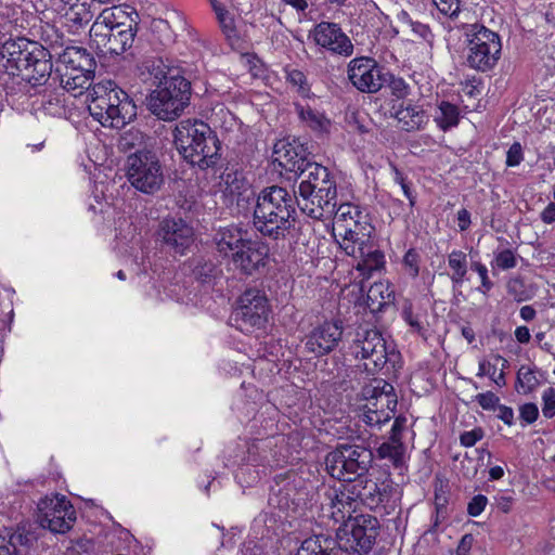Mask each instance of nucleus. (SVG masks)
Wrapping results in <instances>:
<instances>
[{"mask_svg":"<svg viewBox=\"0 0 555 555\" xmlns=\"http://www.w3.org/2000/svg\"><path fill=\"white\" fill-rule=\"evenodd\" d=\"M95 62L83 48L67 47L59 54L61 86L74 96L88 90L90 115L103 127L122 128L137 116V105L115 81L103 80L91 89Z\"/></svg>","mask_w":555,"mask_h":555,"instance_id":"nucleus-1","label":"nucleus"},{"mask_svg":"<svg viewBox=\"0 0 555 555\" xmlns=\"http://www.w3.org/2000/svg\"><path fill=\"white\" fill-rule=\"evenodd\" d=\"M167 66L160 56H145L138 65L140 79L156 86L149 98V108L163 120L177 118L189 105L191 83L179 75L167 76Z\"/></svg>","mask_w":555,"mask_h":555,"instance_id":"nucleus-2","label":"nucleus"},{"mask_svg":"<svg viewBox=\"0 0 555 555\" xmlns=\"http://www.w3.org/2000/svg\"><path fill=\"white\" fill-rule=\"evenodd\" d=\"M253 227L263 236L273 240L285 237L296 220L298 199L296 193L271 185L263 188L253 198Z\"/></svg>","mask_w":555,"mask_h":555,"instance_id":"nucleus-3","label":"nucleus"},{"mask_svg":"<svg viewBox=\"0 0 555 555\" xmlns=\"http://www.w3.org/2000/svg\"><path fill=\"white\" fill-rule=\"evenodd\" d=\"M138 13L122 7L104 9L90 28V46L101 55H120L130 49L138 31Z\"/></svg>","mask_w":555,"mask_h":555,"instance_id":"nucleus-4","label":"nucleus"},{"mask_svg":"<svg viewBox=\"0 0 555 555\" xmlns=\"http://www.w3.org/2000/svg\"><path fill=\"white\" fill-rule=\"evenodd\" d=\"M173 143L181 157L192 166L205 170L220 159V141L204 121L183 119L173 129Z\"/></svg>","mask_w":555,"mask_h":555,"instance_id":"nucleus-5","label":"nucleus"},{"mask_svg":"<svg viewBox=\"0 0 555 555\" xmlns=\"http://www.w3.org/2000/svg\"><path fill=\"white\" fill-rule=\"evenodd\" d=\"M298 207L307 216L318 219H331L337 198L336 181L330 170L312 162L299 175Z\"/></svg>","mask_w":555,"mask_h":555,"instance_id":"nucleus-6","label":"nucleus"},{"mask_svg":"<svg viewBox=\"0 0 555 555\" xmlns=\"http://www.w3.org/2000/svg\"><path fill=\"white\" fill-rule=\"evenodd\" d=\"M349 353L363 361L364 370L370 374L379 372L387 363H395L399 353L386 344L376 328L359 326L348 346Z\"/></svg>","mask_w":555,"mask_h":555,"instance_id":"nucleus-7","label":"nucleus"},{"mask_svg":"<svg viewBox=\"0 0 555 555\" xmlns=\"http://www.w3.org/2000/svg\"><path fill=\"white\" fill-rule=\"evenodd\" d=\"M372 450L362 443H339L325 457L328 474L340 481H352L369 472L373 464Z\"/></svg>","mask_w":555,"mask_h":555,"instance_id":"nucleus-8","label":"nucleus"},{"mask_svg":"<svg viewBox=\"0 0 555 555\" xmlns=\"http://www.w3.org/2000/svg\"><path fill=\"white\" fill-rule=\"evenodd\" d=\"M126 177L137 191L154 195L165 184L164 167L154 153H132L126 162Z\"/></svg>","mask_w":555,"mask_h":555,"instance_id":"nucleus-9","label":"nucleus"},{"mask_svg":"<svg viewBox=\"0 0 555 555\" xmlns=\"http://www.w3.org/2000/svg\"><path fill=\"white\" fill-rule=\"evenodd\" d=\"M270 312V304L264 291L247 288L236 300L232 320L238 331L253 334L266 327Z\"/></svg>","mask_w":555,"mask_h":555,"instance_id":"nucleus-10","label":"nucleus"},{"mask_svg":"<svg viewBox=\"0 0 555 555\" xmlns=\"http://www.w3.org/2000/svg\"><path fill=\"white\" fill-rule=\"evenodd\" d=\"M467 37V63L480 72L493 68L501 55L502 44L496 33L483 25H469L465 31Z\"/></svg>","mask_w":555,"mask_h":555,"instance_id":"nucleus-11","label":"nucleus"},{"mask_svg":"<svg viewBox=\"0 0 555 555\" xmlns=\"http://www.w3.org/2000/svg\"><path fill=\"white\" fill-rule=\"evenodd\" d=\"M379 521L375 516L361 514L345 524V528L338 531L348 554L369 553L378 535Z\"/></svg>","mask_w":555,"mask_h":555,"instance_id":"nucleus-12","label":"nucleus"},{"mask_svg":"<svg viewBox=\"0 0 555 555\" xmlns=\"http://www.w3.org/2000/svg\"><path fill=\"white\" fill-rule=\"evenodd\" d=\"M38 512L39 525L54 533H65L76 520V512L64 495L41 499Z\"/></svg>","mask_w":555,"mask_h":555,"instance_id":"nucleus-13","label":"nucleus"},{"mask_svg":"<svg viewBox=\"0 0 555 555\" xmlns=\"http://www.w3.org/2000/svg\"><path fill=\"white\" fill-rule=\"evenodd\" d=\"M348 79L361 92L375 93L385 86V75L377 62L367 56L356 57L348 64Z\"/></svg>","mask_w":555,"mask_h":555,"instance_id":"nucleus-14","label":"nucleus"},{"mask_svg":"<svg viewBox=\"0 0 555 555\" xmlns=\"http://www.w3.org/2000/svg\"><path fill=\"white\" fill-rule=\"evenodd\" d=\"M314 43L333 54L348 57L353 53V43L336 23L321 22L310 31Z\"/></svg>","mask_w":555,"mask_h":555,"instance_id":"nucleus-15","label":"nucleus"},{"mask_svg":"<svg viewBox=\"0 0 555 555\" xmlns=\"http://www.w3.org/2000/svg\"><path fill=\"white\" fill-rule=\"evenodd\" d=\"M157 236L172 253L184 255L194 242V231L181 218H165L159 222Z\"/></svg>","mask_w":555,"mask_h":555,"instance_id":"nucleus-16","label":"nucleus"},{"mask_svg":"<svg viewBox=\"0 0 555 555\" xmlns=\"http://www.w3.org/2000/svg\"><path fill=\"white\" fill-rule=\"evenodd\" d=\"M343 322H324L313 327L305 338V348L315 357L332 352L343 339Z\"/></svg>","mask_w":555,"mask_h":555,"instance_id":"nucleus-17","label":"nucleus"},{"mask_svg":"<svg viewBox=\"0 0 555 555\" xmlns=\"http://www.w3.org/2000/svg\"><path fill=\"white\" fill-rule=\"evenodd\" d=\"M273 157L282 169L296 175L312 163L308 159L307 149L297 139L279 140L273 147Z\"/></svg>","mask_w":555,"mask_h":555,"instance_id":"nucleus-18","label":"nucleus"},{"mask_svg":"<svg viewBox=\"0 0 555 555\" xmlns=\"http://www.w3.org/2000/svg\"><path fill=\"white\" fill-rule=\"evenodd\" d=\"M358 504H362L370 509L380 507L388 502L393 491L390 480L377 482L369 478L366 475L351 481Z\"/></svg>","mask_w":555,"mask_h":555,"instance_id":"nucleus-19","label":"nucleus"},{"mask_svg":"<svg viewBox=\"0 0 555 555\" xmlns=\"http://www.w3.org/2000/svg\"><path fill=\"white\" fill-rule=\"evenodd\" d=\"M373 232L374 227L370 222L369 215L364 211L361 215V219H354L338 235L341 238L339 246L347 255H354L364 248L360 246H366V244L372 242Z\"/></svg>","mask_w":555,"mask_h":555,"instance_id":"nucleus-20","label":"nucleus"},{"mask_svg":"<svg viewBox=\"0 0 555 555\" xmlns=\"http://www.w3.org/2000/svg\"><path fill=\"white\" fill-rule=\"evenodd\" d=\"M35 48L37 47L33 42L23 38L5 41L0 48L3 67H5L7 70H11L12 75L20 76L24 67L31 61Z\"/></svg>","mask_w":555,"mask_h":555,"instance_id":"nucleus-21","label":"nucleus"},{"mask_svg":"<svg viewBox=\"0 0 555 555\" xmlns=\"http://www.w3.org/2000/svg\"><path fill=\"white\" fill-rule=\"evenodd\" d=\"M339 487H333L326 490L325 499L327 501L330 515L336 521L344 520L347 516L350 518L351 512L356 511L358 502L351 481H346Z\"/></svg>","mask_w":555,"mask_h":555,"instance_id":"nucleus-22","label":"nucleus"},{"mask_svg":"<svg viewBox=\"0 0 555 555\" xmlns=\"http://www.w3.org/2000/svg\"><path fill=\"white\" fill-rule=\"evenodd\" d=\"M389 113L398 121L400 129L406 132L421 131L429 121V116L423 105L412 101L392 104Z\"/></svg>","mask_w":555,"mask_h":555,"instance_id":"nucleus-23","label":"nucleus"},{"mask_svg":"<svg viewBox=\"0 0 555 555\" xmlns=\"http://www.w3.org/2000/svg\"><path fill=\"white\" fill-rule=\"evenodd\" d=\"M269 248L266 244L247 240L234 254L232 261L244 274L251 275L266 266Z\"/></svg>","mask_w":555,"mask_h":555,"instance_id":"nucleus-24","label":"nucleus"},{"mask_svg":"<svg viewBox=\"0 0 555 555\" xmlns=\"http://www.w3.org/2000/svg\"><path fill=\"white\" fill-rule=\"evenodd\" d=\"M345 545L338 535L320 533L305 539L296 555H347Z\"/></svg>","mask_w":555,"mask_h":555,"instance_id":"nucleus-25","label":"nucleus"},{"mask_svg":"<svg viewBox=\"0 0 555 555\" xmlns=\"http://www.w3.org/2000/svg\"><path fill=\"white\" fill-rule=\"evenodd\" d=\"M37 543V535L25 526L5 535L0 534V555H28Z\"/></svg>","mask_w":555,"mask_h":555,"instance_id":"nucleus-26","label":"nucleus"},{"mask_svg":"<svg viewBox=\"0 0 555 555\" xmlns=\"http://www.w3.org/2000/svg\"><path fill=\"white\" fill-rule=\"evenodd\" d=\"M48 56L50 55L46 49L42 47L35 48L31 61L28 62V65L24 67L20 75L22 79L33 87L44 85L52 72V63Z\"/></svg>","mask_w":555,"mask_h":555,"instance_id":"nucleus-27","label":"nucleus"},{"mask_svg":"<svg viewBox=\"0 0 555 555\" xmlns=\"http://www.w3.org/2000/svg\"><path fill=\"white\" fill-rule=\"evenodd\" d=\"M246 241L241 229L235 225L220 228L214 235L217 251L223 257L231 256L233 258Z\"/></svg>","mask_w":555,"mask_h":555,"instance_id":"nucleus-28","label":"nucleus"},{"mask_svg":"<svg viewBox=\"0 0 555 555\" xmlns=\"http://www.w3.org/2000/svg\"><path fill=\"white\" fill-rule=\"evenodd\" d=\"M223 193L231 197H236L237 205L241 202H249L255 198V193L248 181L237 171L225 172L221 176Z\"/></svg>","mask_w":555,"mask_h":555,"instance_id":"nucleus-29","label":"nucleus"},{"mask_svg":"<svg viewBox=\"0 0 555 555\" xmlns=\"http://www.w3.org/2000/svg\"><path fill=\"white\" fill-rule=\"evenodd\" d=\"M364 248L350 255L351 257L359 259L356 264V269L361 273L363 278H371L373 272L380 270L384 267L385 259L384 254L374 247L373 243L370 242Z\"/></svg>","mask_w":555,"mask_h":555,"instance_id":"nucleus-30","label":"nucleus"},{"mask_svg":"<svg viewBox=\"0 0 555 555\" xmlns=\"http://www.w3.org/2000/svg\"><path fill=\"white\" fill-rule=\"evenodd\" d=\"M448 266L453 289L461 287L468 272L467 255L462 250H452L448 255Z\"/></svg>","mask_w":555,"mask_h":555,"instance_id":"nucleus-31","label":"nucleus"},{"mask_svg":"<svg viewBox=\"0 0 555 555\" xmlns=\"http://www.w3.org/2000/svg\"><path fill=\"white\" fill-rule=\"evenodd\" d=\"M334 212L332 218H334V232H338V235L347 229V225L351 223L354 219L360 218L364 212L359 206L344 203L337 206V198L335 199Z\"/></svg>","mask_w":555,"mask_h":555,"instance_id":"nucleus-32","label":"nucleus"},{"mask_svg":"<svg viewBox=\"0 0 555 555\" xmlns=\"http://www.w3.org/2000/svg\"><path fill=\"white\" fill-rule=\"evenodd\" d=\"M144 134L142 131L135 128H130L120 134L117 149L122 153H152L151 151L143 150L144 147Z\"/></svg>","mask_w":555,"mask_h":555,"instance_id":"nucleus-33","label":"nucleus"},{"mask_svg":"<svg viewBox=\"0 0 555 555\" xmlns=\"http://www.w3.org/2000/svg\"><path fill=\"white\" fill-rule=\"evenodd\" d=\"M383 383V387L378 390L379 386H376L372 389L371 400L365 405H371L374 410H380L383 408H389V404H392V408H397V397L393 393V387L380 380L378 384ZM371 390H367V393Z\"/></svg>","mask_w":555,"mask_h":555,"instance_id":"nucleus-34","label":"nucleus"},{"mask_svg":"<svg viewBox=\"0 0 555 555\" xmlns=\"http://www.w3.org/2000/svg\"><path fill=\"white\" fill-rule=\"evenodd\" d=\"M392 300V293L383 283H374L367 291V307L372 311H379Z\"/></svg>","mask_w":555,"mask_h":555,"instance_id":"nucleus-35","label":"nucleus"},{"mask_svg":"<svg viewBox=\"0 0 555 555\" xmlns=\"http://www.w3.org/2000/svg\"><path fill=\"white\" fill-rule=\"evenodd\" d=\"M299 118L307 124L314 131H325L328 127V119L320 112L312 109L309 106L296 105Z\"/></svg>","mask_w":555,"mask_h":555,"instance_id":"nucleus-36","label":"nucleus"},{"mask_svg":"<svg viewBox=\"0 0 555 555\" xmlns=\"http://www.w3.org/2000/svg\"><path fill=\"white\" fill-rule=\"evenodd\" d=\"M395 411L396 408H392V404H389V408H383L380 410H374L371 405H364L362 420L369 426L380 428L383 424L390 421Z\"/></svg>","mask_w":555,"mask_h":555,"instance_id":"nucleus-37","label":"nucleus"},{"mask_svg":"<svg viewBox=\"0 0 555 555\" xmlns=\"http://www.w3.org/2000/svg\"><path fill=\"white\" fill-rule=\"evenodd\" d=\"M440 114L435 117L439 128L447 130L459 122V108L456 105L442 101L439 106Z\"/></svg>","mask_w":555,"mask_h":555,"instance_id":"nucleus-38","label":"nucleus"},{"mask_svg":"<svg viewBox=\"0 0 555 555\" xmlns=\"http://www.w3.org/2000/svg\"><path fill=\"white\" fill-rule=\"evenodd\" d=\"M404 453V444L391 443L389 441L383 442L377 449L378 457L389 460L396 467L403 465Z\"/></svg>","mask_w":555,"mask_h":555,"instance_id":"nucleus-39","label":"nucleus"},{"mask_svg":"<svg viewBox=\"0 0 555 555\" xmlns=\"http://www.w3.org/2000/svg\"><path fill=\"white\" fill-rule=\"evenodd\" d=\"M61 14L64 15L68 22L79 26L89 23L93 16L87 3H80L79 1L73 7H65V10Z\"/></svg>","mask_w":555,"mask_h":555,"instance_id":"nucleus-40","label":"nucleus"},{"mask_svg":"<svg viewBox=\"0 0 555 555\" xmlns=\"http://www.w3.org/2000/svg\"><path fill=\"white\" fill-rule=\"evenodd\" d=\"M220 272L221 270L212 260L204 258H199L193 269L195 278L203 283L216 279Z\"/></svg>","mask_w":555,"mask_h":555,"instance_id":"nucleus-41","label":"nucleus"},{"mask_svg":"<svg viewBox=\"0 0 555 555\" xmlns=\"http://www.w3.org/2000/svg\"><path fill=\"white\" fill-rule=\"evenodd\" d=\"M539 385V379L535 371L529 366L522 365L517 372L516 386L519 387L524 393L533 391Z\"/></svg>","mask_w":555,"mask_h":555,"instance_id":"nucleus-42","label":"nucleus"},{"mask_svg":"<svg viewBox=\"0 0 555 555\" xmlns=\"http://www.w3.org/2000/svg\"><path fill=\"white\" fill-rule=\"evenodd\" d=\"M385 75V85L391 91V94L395 95L398 100H403L408 96L410 92V87L405 82V80L401 77H396L389 73H384Z\"/></svg>","mask_w":555,"mask_h":555,"instance_id":"nucleus-43","label":"nucleus"},{"mask_svg":"<svg viewBox=\"0 0 555 555\" xmlns=\"http://www.w3.org/2000/svg\"><path fill=\"white\" fill-rule=\"evenodd\" d=\"M286 80L293 87L297 88V92L304 96L308 98L310 94V87L307 81L306 75L298 69H291L287 72Z\"/></svg>","mask_w":555,"mask_h":555,"instance_id":"nucleus-44","label":"nucleus"},{"mask_svg":"<svg viewBox=\"0 0 555 555\" xmlns=\"http://www.w3.org/2000/svg\"><path fill=\"white\" fill-rule=\"evenodd\" d=\"M433 2L440 13L450 17L451 20L459 16L462 0H433Z\"/></svg>","mask_w":555,"mask_h":555,"instance_id":"nucleus-45","label":"nucleus"},{"mask_svg":"<svg viewBox=\"0 0 555 555\" xmlns=\"http://www.w3.org/2000/svg\"><path fill=\"white\" fill-rule=\"evenodd\" d=\"M542 414L546 418L555 416V388L548 387L542 392Z\"/></svg>","mask_w":555,"mask_h":555,"instance_id":"nucleus-46","label":"nucleus"},{"mask_svg":"<svg viewBox=\"0 0 555 555\" xmlns=\"http://www.w3.org/2000/svg\"><path fill=\"white\" fill-rule=\"evenodd\" d=\"M494 263L502 270H508L517 266V259L513 250L504 249L495 255Z\"/></svg>","mask_w":555,"mask_h":555,"instance_id":"nucleus-47","label":"nucleus"},{"mask_svg":"<svg viewBox=\"0 0 555 555\" xmlns=\"http://www.w3.org/2000/svg\"><path fill=\"white\" fill-rule=\"evenodd\" d=\"M403 263L409 269V274L412 278H416L420 273V255L418 253L411 248L409 249L404 257H403Z\"/></svg>","mask_w":555,"mask_h":555,"instance_id":"nucleus-48","label":"nucleus"},{"mask_svg":"<svg viewBox=\"0 0 555 555\" xmlns=\"http://www.w3.org/2000/svg\"><path fill=\"white\" fill-rule=\"evenodd\" d=\"M470 269L476 271L481 280V288L480 291L486 294L493 287V283L490 281L488 276V269L481 262H473L470 264Z\"/></svg>","mask_w":555,"mask_h":555,"instance_id":"nucleus-49","label":"nucleus"},{"mask_svg":"<svg viewBox=\"0 0 555 555\" xmlns=\"http://www.w3.org/2000/svg\"><path fill=\"white\" fill-rule=\"evenodd\" d=\"M217 18L223 33L230 38L235 33V27L232 17L225 9H217Z\"/></svg>","mask_w":555,"mask_h":555,"instance_id":"nucleus-50","label":"nucleus"},{"mask_svg":"<svg viewBox=\"0 0 555 555\" xmlns=\"http://www.w3.org/2000/svg\"><path fill=\"white\" fill-rule=\"evenodd\" d=\"M488 499L483 494L475 495L467 505V513L473 517L479 516L487 506Z\"/></svg>","mask_w":555,"mask_h":555,"instance_id":"nucleus-51","label":"nucleus"},{"mask_svg":"<svg viewBox=\"0 0 555 555\" xmlns=\"http://www.w3.org/2000/svg\"><path fill=\"white\" fill-rule=\"evenodd\" d=\"M483 438V430L480 427L474 428L469 431H464L460 436V442L465 448L475 446L479 440Z\"/></svg>","mask_w":555,"mask_h":555,"instance_id":"nucleus-52","label":"nucleus"},{"mask_svg":"<svg viewBox=\"0 0 555 555\" xmlns=\"http://www.w3.org/2000/svg\"><path fill=\"white\" fill-rule=\"evenodd\" d=\"M521 421L526 424H532L539 416V409L535 403H525L519 408Z\"/></svg>","mask_w":555,"mask_h":555,"instance_id":"nucleus-53","label":"nucleus"},{"mask_svg":"<svg viewBox=\"0 0 555 555\" xmlns=\"http://www.w3.org/2000/svg\"><path fill=\"white\" fill-rule=\"evenodd\" d=\"M402 315L404 321L410 325V327L416 333L421 334L424 331V326L412 310L411 306H405Z\"/></svg>","mask_w":555,"mask_h":555,"instance_id":"nucleus-54","label":"nucleus"},{"mask_svg":"<svg viewBox=\"0 0 555 555\" xmlns=\"http://www.w3.org/2000/svg\"><path fill=\"white\" fill-rule=\"evenodd\" d=\"M475 400L479 403V405L483 410H494V408L498 405L500 399L492 391H487V392L478 393L475 397Z\"/></svg>","mask_w":555,"mask_h":555,"instance_id":"nucleus-55","label":"nucleus"},{"mask_svg":"<svg viewBox=\"0 0 555 555\" xmlns=\"http://www.w3.org/2000/svg\"><path fill=\"white\" fill-rule=\"evenodd\" d=\"M522 160V149L521 145L516 142L511 145L506 155V165L508 167L518 166Z\"/></svg>","mask_w":555,"mask_h":555,"instance_id":"nucleus-56","label":"nucleus"},{"mask_svg":"<svg viewBox=\"0 0 555 555\" xmlns=\"http://www.w3.org/2000/svg\"><path fill=\"white\" fill-rule=\"evenodd\" d=\"M498 371V363L494 360H481L478 365V377L489 376L493 377Z\"/></svg>","mask_w":555,"mask_h":555,"instance_id":"nucleus-57","label":"nucleus"},{"mask_svg":"<svg viewBox=\"0 0 555 555\" xmlns=\"http://www.w3.org/2000/svg\"><path fill=\"white\" fill-rule=\"evenodd\" d=\"M522 287V282L519 279H513L507 283L508 294L513 295L515 300L524 301L527 297L518 288Z\"/></svg>","mask_w":555,"mask_h":555,"instance_id":"nucleus-58","label":"nucleus"},{"mask_svg":"<svg viewBox=\"0 0 555 555\" xmlns=\"http://www.w3.org/2000/svg\"><path fill=\"white\" fill-rule=\"evenodd\" d=\"M474 542V537L469 533L464 534L457 545L456 555H468Z\"/></svg>","mask_w":555,"mask_h":555,"instance_id":"nucleus-59","label":"nucleus"},{"mask_svg":"<svg viewBox=\"0 0 555 555\" xmlns=\"http://www.w3.org/2000/svg\"><path fill=\"white\" fill-rule=\"evenodd\" d=\"M498 417L501 421H503L506 425L511 426L514 423V411L509 406L499 405Z\"/></svg>","mask_w":555,"mask_h":555,"instance_id":"nucleus-60","label":"nucleus"},{"mask_svg":"<svg viewBox=\"0 0 555 555\" xmlns=\"http://www.w3.org/2000/svg\"><path fill=\"white\" fill-rule=\"evenodd\" d=\"M457 224L461 231H465L468 229L470 224V214L467 209H460L457 211Z\"/></svg>","mask_w":555,"mask_h":555,"instance_id":"nucleus-61","label":"nucleus"},{"mask_svg":"<svg viewBox=\"0 0 555 555\" xmlns=\"http://www.w3.org/2000/svg\"><path fill=\"white\" fill-rule=\"evenodd\" d=\"M541 219L545 223L555 221V203H550L541 212Z\"/></svg>","mask_w":555,"mask_h":555,"instance_id":"nucleus-62","label":"nucleus"},{"mask_svg":"<svg viewBox=\"0 0 555 555\" xmlns=\"http://www.w3.org/2000/svg\"><path fill=\"white\" fill-rule=\"evenodd\" d=\"M515 337H516L517 341H519L520 344L529 343V340L531 338L529 328L527 326L516 327Z\"/></svg>","mask_w":555,"mask_h":555,"instance_id":"nucleus-63","label":"nucleus"},{"mask_svg":"<svg viewBox=\"0 0 555 555\" xmlns=\"http://www.w3.org/2000/svg\"><path fill=\"white\" fill-rule=\"evenodd\" d=\"M496 506L503 513H508L512 508V498L509 496H499L495 499Z\"/></svg>","mask_w":555,"mask_h":555,"instance_id":"nucleus-64","label":"nucleus"}]
</instances>
